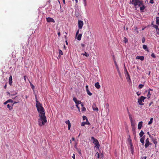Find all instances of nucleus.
Returning a JSON list of instances; mask_svg holds the SVG:
<instances>
[{
  "label": "nucleus",
  "instance_id": "1",
  "mask_svg": "<svg viewBox=\"0 0 159 159\" xmlns=\"http://www.w3.org/2000/svg\"><path fill=\"white\" fill-rule=\"evenodd\" d=\"M36 106L39 113V118L38 120V124L40 126L45 125L47 122V119L45 115L44 110L42 105L38 101H36Z\"/></svg>",
  "mask_w": 159,
  "mask_h": 159
},
{
  "label": "nucleus",
  "instance_id": "2",
  "mask_svg": "<svg viewBox=\"0 0 159 159\" xmlns=\"http://www.w3.org/2000/svg\"><path fill=\"white\" fill-rule=\"evenodd\" d=\"M131 3L135 6V8L140 7V9L141 11L143 10L145 8V7L143 4V1L140 0H131Z\"/></svg>",
  "mask_w": 159,
  "mask_h": 159
},
{
  "label": "nucleus",
  "instance_id": "3",
  "mask_svg": "<svg viewBox=\"0 0 159 159\" xmlns=\"http://www.w3.org/2000/svg\"><path fill=\"white\" fill-rule=\"evenodd\" d=\"M146 98V97L144 96H141L140 98L138 99V103L139 104L141 105H143L144 104L143 103V102H144V100Z\"/></svg>",
  "mask_w": 159,
  "mask_h": 159
},
{
  "label": "nucleus",
  "instance_id": "4",
  "mask_svg": "<svg viewBox=\"0 0 159 159\" xmlns=\"http://www.w3.org/2000/svg\"><path fill=\"white\" fill-rule=\"evenodd\" d=\"M91 139L93 141V143L95 144L96 146L98 148L100 146V145L97 139H95L93 137H92L91 138Z\"/></svg>",
  "mask_w": 159,
  "mask_h": 159
},
{
  "label": "nucleus",
  "instance_id": "5",
  "mask_svg": "<svg viewBox=\"0 0 159 159\" xmlns=\"http://www.w3.org/2000/svg\"><path fill=\"white\" fill-rule=\"evenodd\" d=\"M84 25L83 22L81 20H78V25L79 29H81L82 28L83 26Z\"/></svg>",
  "mask_w": 159,
  "mask_h": 159
},
{
  "label": "nucleus",
  "instance_id": "6",
  "mask_svg": "<svg viewBox=\"0 0 159 159\" xmlns=\"http://www.w3.org/2000/svg\"><path fill=\"white\" fill-rule=\"evenodd\" d=\"M150 144H151V143H150L149 138H148L146 140V143L145 144V147L146 148H147Z\"/></svg>",
  "mask_w": 159,
  "mask_h": 159
},
{
  "label": "nucleus",
  "instance_id": "7",
  "mask_svg": "<svg viewBox=\"0 0 159 159\" xmlns=\"http://www.w3.org/2000/svg\"><path fill=\"white\" fill-rule=\"evenodd\" d=\"M12 98L16 100V101H15L14 102L12 106L15 104L19 102V96H16L14 98Z\"/></svg>",
  "mask_w": 159,
  "mask_h": 159
},
{
  "label": "nucleus",
  "instance_id": "8",
  "mask_svg": "<svg viewBox=\"0 0 159 159\" xmlns=\"http://www.w3.org/2000/svg\"><path fill=\"white\" fill-rule=\"evenodd\" d=\"M47 21L48 22H52L53 23L55 22V20L52 18L51 17H48L46 18Z\"/></svg>",
  "mask_w": 159,
  "mask_h": 159
},
{
  "label": "nucleus",
  "instance_id": "9",
  "mask_svg": "<svg viewBox=\"0 0 159 159\" xmlns=\"http://www.w3.org/2000/svg\"><path fill=\"white\" fill-rule=\"evenodd\" d=\"M152 140L153 143L155 144V147H156L157 144V139L155 138H152Z\"/></svg>",
  "mask_w": 159,
  "mask_h": 159
},
{
  "label": "nucleus",
  "instance_id": "10",
  "mask_svg": "<svg viewBox=\"0 0 159 159\" xmlns=\"http://www.w3.org/2000/svg\"><path fill=\"white\" fill-rule=\"evenodd\" d=\"M90 125L89 122L88 120H86V122H84L81 123V125L82 126H84L85 125Z\"/></svg>",
  "mask_w": 159,
  "mask_h": 159
},
{
  "label": "nucleus",
  "instance_id": "11",
  "mask_svg": "<svg viewBox=\"0 0 159 159\" xmlns=\"http://www.w3.org/2000/svg\"><path fill=\"white\" fill-rule=\"evenodd\" d=\"M65 123L68 125V129L69 130L70 129L71 127V124L70 122V121L69 120H66L65 121Z\"/></svg>",
  "mask_w": 159,
  "mask_h": 159
},
{
  "label": "nucleus",
  "instance_id": "12",
  "mask_svg": "<svg viewBox=\"0 0 159 159\" xmlns=\"http://www.w3.org/2000/svg\"><path fill=\"white\" fill-rule=\"evenodd\" d=\"M92 107L94 111H98V108L96 107L95 104H93L92 106Z\"/></svg>",
  "mask_w": 159,
  "mask_h": 159
},
{
  "label": "nucleus",
  "instance_id": "13",
  "mask_svg": "<svg viewBox=\"0 0 159 159\" xmlns=\"http://www.w3.org/2000/svg\"><path fill=\"white\" fill-rule=\"evenodd\" d=\"M143 123L142 121H140L139 122L138 127V129H141L142 127V126Z\"/></svg>",
  "mask_w": 159,
  "mask_h": 159
},
{
  "label": "nucleus",
  "instance_id": "14",
  "mask_svg": "<svg viewBox=\"0 0 159 159\" xmlns=\"http://www.w3.org/2000/svg\"><path fill=\"white\" fill-rule=\"evenodd\" d=\"M12 76L11 75L10 76L9 78V84H10V86H11L12 85Z\"/></svg>",
  "mask_w": 159,
  "mask_h": 159
},
{
  "label": "nucleus",
  "instance_id": "15",
  "mask_svg": "<svg viewBox=\"0 0 159 159\" xmlns=\"http://www.w3.org/2000/svg\"><path fill=\"white\" fill-rule=\"evenodd\" d=\"M136 58L137 59H139L141 61H143L144 60V57L143 56H137Z\"/></svg>",
  "mask_w": 159,
  "mask_h": 159
},
{
  "label": "nucleus",
  "instance_id": "16",
  "mask_svg": "<svg viewBox=\"0 0 159 159\" xmlns=\"http://www.w3.org/2000/svg\"><path fill=\"white\" fill-rule=\"evenodd\" d=\"M95 87L98 89H99L100 88V86L99 82H97L95 84Z\"/></svg>",
  "mask_w": 159,
  "mask_h": 159
},
{
  "label": "nucleus",
  "instance_id": "17",
  "mask_svg": "<svg viewBox=\"0 0 159 159\" xmlns=\"http://www.w3.org/2000/svg\"><path fill=\"white\" fill-rule=\"evenodd\" d=\"M131 122V125L132 128H135V125L136 123L133 120Z\"/></svg>",
  "mask_w": 159,
  "mask_h": 159
},
{
  "label": "nucleus",
  "instance_id": "18",
  "mask_svg": "<svg viewBox=\"0 0 159 159\" xmlns=\"http://www.w3.org/2000/svg\"><path fill=\"white\" fill-rule=\"evenodd\" d=\"M78 36L77 37V39L78 40L80 41L81 39V38L82 36V34H80L78 35Z\"/></svg>",
  "mask_w": 159,
  "mask_h": 159
},
{
  "label": "nucleus",
  "instance_id": "19",
  "mask_svg": "<svg viewBox=\"0 0 159 159\" xmlns=\"http://www.w3.org/2000/svg\"><path fill=\"white\" fill-rule=\"evenodd\" d=\"M143 48L145 49V50H146V51H148V52L149 51H148V48L147 47V46L146 45H143Z\"/></svg>",
  "mask_w": 159,
  "mask_h": 159
},
{
  "label": "nucleus",
  "instance_id": "20",
  "mask_svg": "<svg viewBox=\"0 0 159 159\" xmlns=\"http://www.w3.org/2000/svg\"><path fill=\"white\" fill-rule=\"evenodd\" d=\"M144 134V133L143 131L142 130H141L139 134V135L140 137L142 138Z\"/></svg>",
  "mask_w": 159,
  "mask_h": 159
},
{
  "label": "nucleus",
  "instance_id": "21",
  "mask_svg": "<svg viewBox=\"0 0 159 159\" xmlns=\"http://www.w3.org/2000/svg\"><path fill=\"white\" fill-rule=\"evenodd\" d=\"M156 24L157 25H159V16L156 17Z\"/></svg>",
  "mask_w": 159,
  "mask_h": 159
},
{
  "label": "nucleus",
  "instance_id": "22",
  "mask_svg": "<svg viewBox=\"0 0 159 159\" xmlns=\"http://www.w3.org/2000/svg\"><path fill=\"white\" fill-rule=\"evenodd\" d=\"M144 137L141 138L140 139V141L142 143L143 145L144 144Z\"/></svg>",
  "mask_w": 159,
  "mask_h": 159
},
{
  "label": "nucleus",
  "instance_id": "23",
  "mask_svg": "<svg viewBox=\"0 0 159 159\" xmlns=\"http://www.w3.org/2000/svg\"><path fill=\"white\" fill-rule=\"evenodd\" d=\"M126 74H127V75L126 76V78L127 80L128 79H129V80H130V78H129V75L128 71H127L126 70Z\"/></svg>",
  "mask_w": 159,
  "mask_h": 159
},
{
  "label": "nucleus",
  "instance_id": "24",
  "mask_svg": "<svg viewBox=\"0 0 159 159\" xmlns=\"http://www.w3.org/2000/svg\"><path fill=\"white\" fill-rule=\"evenodd\" d=\"M82 54L84 56H85L87 57H89V55L86 52H85L84 53H83Z\"/></svg>",
  "mask_w": 159,
  "mask_h": 159
},
{
  "label": "nucleus",
  "instance_id": "25",
  "mask_svg": "<svg viewBox=\"0 0 159 159\" xmlns=\"http://www.w3.org/2000/svg\"><path fill=\"white\" fill-rule=\"evenodd\" d=\"M132 131L133 132V134L135 136V134H136V128H132Z\"/></svg>",
  "mask_w": 159,
  "mask_h": 159
},
{
  "label": "nucleus",
  "instance_id": "26",
  "mask_svg": "<svg viewBox=\"0 0 159 159\" xmlns=\"http://www.w3.org/2000/svg\"><path fill=\"white\" fill-rule=\"evenodd\" d=\"M133 29L135 31L137 34L139 33V31L138 30V29L137 27H134Z\"/></svg>",
  "mask_w": 159,
  "mask_h": 159
},
{
  "label": "nucleus",
  "instance_id": "27",
  "mask_svg": "<svg viewBox=\"0 0 159 159\" xmlns=\"http://www.w3.org/2000/svg\"><path fill=\"white\" fill-rule=\"evenodd\" d=\"M153 25V27L154 28L156 29V30H157L159 29L158 26L156 25Z\"/></svg>",
  "mask_w": 159,
  "mask_h": 159
},
{
  "label": "nucleus",
  "instance_id": "28",
  "mask_svg": "<svg viewBox=\"0 0 159 159\" xmlns=\"http://www.w3.org/2000/svg\"><path fill=\"white\" fill-rule=\"evenodd\" d=\"M86 91L87 92L88 94L90 96H91V95H92V93L91 92H90L89 89H87V90H86Z\"/></svg>",
  "mask_w": 159,
  "mask_h": 159
},
{
  "label": "nucleus",
  "instance_id": "29",
  "mask_svg": "<svg viewBox=\"0 0 159 159\" xmlns=\"http://www.w3.org/2000/svg\"><path fill=\"white\" fill-rule=\"evenodd\" d=\"M7 107L10 110H11L13 108L12 107H11V106L9 104H8L7 105Z\"/></svg>",
  "mask_w": 159,
  "mask_h": 159
},
{
  "label": "nucleus",
  "instance_id": "30",
  "mask_svg": "<svg viewBox=\"0 0 159 159\" xmlns=\"http://www.w3.org/2000/svg\"><path fill=\"white\" fill-rule=\"evenodd\" d=\"M129 119L130 120V121H133V119H132V117L131 115L129 113Z\"/></svg>",
  "mask_w": 159,
  "mask_h": 159
},
{
  "label": "nucleus",
  "instance_id": "31",
  "mask_svg": "<svg viewBox=\"0 0 159 159\" xmlns=\"http://www.w3.org/2000/svg\"><path fill=\"white\" fill-rule=\"evenodd\" d=\"M151 94L150 93L149 91H148V93L147 95V97L148 99H149L150 98Z\"/></svg>",
  "mask_w": 159,
  "mask_h": 159
},
{
  "label": "nucleus",
  "instance_id": "32",
  "mask_svg": "<svg viewBox=\"0 0 159 159\" xmlns=\"http://www.w3.org/2000/svg\"><path fill=\"white\" fill-rule=\"evenodd\" d=\"M153 119L152 118H151L150 121L148 123V125H150V124H151L152 123Z\"/></svg>",
  "mask_w": 159,
  "mask_h": 159
},
{
  "label": "nucleus",
  "instance_id": "33",
  "mask_svg": "<svg viewBox=\"0 0 159 159\" xmlns=\"http://www.w3.org/2000/svg\"><path fill=\"white\" fill-rule=\"evenodd\" d=\"M95 156L97 157V158H99V157H100V155H99V153L98 152H97L95 155Z\"/></svg>",
  "mask_w": 159,
  "mask_h": 159
},
{
  "label": "nucleus",
  "instance_id": "34",
  "mask_svg": "<svg viewBox=\"0 0 159 159\" xmlns=\"http://www.w3.org/2000/svg\"><path fill=\"white\" fill-rule=\"evenodd\" d=\"M58 51H59V55H62L63 54V52L61 50L59 49Z\"/></svg>",
  "mask_w": 159,
  "mask_h": 159
},
{
  "label": "nucleus",
  "instance_id": "35",
  "mask_svg": "<svg viewBox=\"0 0 159 159\" xmlns=\"http://www.w3.org/2000/svg\"><path fill=\"white\" fill-rule=\"evenodd\" d=\"M76 105H78L81 103V102L80 101L77 100V101L75 102Z\"/></svg>",
  "mask_w": 159,
  "mask_h": 159
},
{
  "label": "nucleus",
  "instance_id": "36",
  "mask_svg": "<svg viewBox=\"0 0 159 159\" xmlns=\"http://www.w3.org/2000/svg\"><path fill=\"white\" fill-rule=\"evenodd\" d=\"M144 86V85H143V84H140L139 85L138 87H139V89H141Z\"/></svg>",
  "mask_w": 159,
  "mask_h": 159
},
{
  "label": "nucleus",
  "instance_id": "37",
  "mask_svg": "<svg viewBox=\"0 0 159 159\" xmlns=\"http://www.w3.org/2000/svg\"><path fill=\"white\" fill-rule=\"evenodd\" d=\"M83 120H88L87 117L85 116H83Z\"/></svg>",
  "mask_w": 159,
  "mask_h": 159
},
{
  "label": "nucleus",
  "instance_id": "38",
  "mask_svg": "<svg viewBox=\"0 0 159 159\" xmlns=\"http://www.w3.org/2000/svg\"><path fill=\"white\" fill-rule=\"evenodd\" d=\"M114 63H115V65L116 66V68L117 69V70L119 71V68H118V65H117V64L116 62V61H114Z\"/></svg>",
  "mask_w": 159,
  "mask_h": 159
},
{
  "label": "nucleus",
  "instance_id": "39",
  "mask_svg": "<svg viewBox=\"0 0 159 159\" xmlns=\"http://www.w3.org/2000/svg\"><path fill=\"white\" fill-rule=\"evenodd\" d=\"M124 41L125 43H127L128 42V40L125 37H124Z\"/></svg>",
  "mask_w": 159,
  "mask_h": 159
},
{
  "label": "nucleus",
  "instance_id": "40",
  "mask_svg": "<svg viewBox=\"0 0 159 159\" xmlns=\"http://www.w3.org/2000/svg\"><path fill=\"white\" fill-rule=\"evenodd\" d=\"M86 109L85 107H83L82 109V111L84 112L86 111Z\"/></svg>",
  "mask_w": 159,
  "mask_h": 159
},
{
  "label": "nucleus",
  "instance_id": "41",
  "mask_svg": "<svg viewBox=\"0 0 159 159\" xmlns=\"http://www.w3.org/2000/svg\"><path fill=\"white\" fill-rule=\"evenodd\" d=\"M29 82L30 84L32 89H33L34 88V86L33 84H32L30 82V81H29Z\"/></svg>",
  "mask_w": 159,
  "mask_h": 159
},
{
  "label": "nucleus",
  "instance_id": "42",
  "mask_svg": "<svg viewBox=\"0 0 159 159\" xmlns=\"http://www.w3.org/2000/svg\"><path fill=\"white\" fill-rule=\"evenodd\" d=\"M151 56L154 58H156V56H155L154 54V53H152L151 54Z\"/></svg>",
  "mask_w": 159,
  "mask_h": 159
},
{
  "label": "nucleus",
  "instance_id": "43",
  "mask_svg": "<svg viewBox=\"0 0 159 159\" xmlns=\"http://www.w3.org/2000/svg\"><path fill=\"white\" fill-rule=\"evenodd\" d=\"M73 100L75 102V103L77 101V98H74L73 99Z\"/></svg>",
  "mask_w": 159,
  "mask_h": 159
},
{
  "label": "nucleus",
  "instance_id": "44",
  "mask_svg": "<svg viewBox=\"0 0 159 159\" xmlns=\"http://www.w3.org/2000/svg\"><path fill=\"white\" fill-rule=\"evenodd\" d=\"M7 102H13V101L11 99H9V100H7Z\"/></svg>",
  "mask_w": 159,
  "mask_h": 159
},
{
  "label": "nucleus",
  "instance_id": "45",
  "mask_svg": "<svg viewBox=\"0 0 159 159\" xmlns=\"http://www.w3.org/2000/svg\"><path fill=\"white\" fill-rule=\"evenodd\" d=\"M145 40V38L144 37H143V38H142V42L143 43H144Z\"/></svg>",
  "mask_w": 159,
  "mask_h": 159
},
{
  "label": "nucleus",
  "instance_id": "46",
  "mask_svg": "<svg viewBox=\"0 0 159 159\" xmlns=\"http://www.w3.org/2000/svg\"><path fill=\"white\" fill-rule=\"evenodd\" d=\"M79 33V30L78 29L76 33V36H77Z\"/></svg>",
  "mask_w": 159,
  "mask_h": 159
},
{
  "label": "nucleus",
  "instance_id": "47",
  "mask_svg": "<svg viewBox=\"0 0 159 159\" xmlns=\"http://www.w3.org/2000/svg\"><path fill=\"white\" fill-rule=\"evenodd\" d=\"M156 33L159 35V29L157 30H156Z\"/></svg>",
  "mask_w": 159,
  "mask_h": 159
},
{
  "label": "nucleus",
  "instance_id": "48",
  "mask_svg": "<svg viewBox=\"0 0 159 159\" xmlns=\"http://www.w3.org/2000/svg\"><path fill=\"white\" fill-rule=\"evenodd\" d=\"M146 156H144L143 157H141V159H146Z\"/></svg>",
  "mask_w": 159,
  "mask_h": 159
},
{
  "label": "nucleus",
  "instance_id": "49",
  "mask_svg": "<svg viewBox=\"0 0 159 159\" xmlns=\"http://www.w3.org/2000/svg\"><path fill=\"white\" fill-rule=\"evenodd\" d=\"M84 4L85 7H86L87 5V2H84Z\"/></svg>",
  "mask_w": 159,
  "mask_h": 159
},
{
  "label": "nucleus",
  "instance_id": "50",
  "mask_svg": "<svg viewBox=\"0 0 159 159\" xmlns=\"http://www.w3.org/2000/svg\"><path fill=\"white\" fill-rule=\"evenodd\" d=\"M136 94H137V95L138 96H139V95H140L141 94L140 93H139V92H137L136 93Z\"/></svg>",
  "mask_w": 159,
  "mask_h": 159
},
{
  "label": "nucleus",
  "instance_id": "51",
  "mask_svg": "<svg viewBox=\"0 0 159 159\" xmlns=\"http://www.w3.org/2000/svg\"><path fill=\"white\" fill-rule=\"evenodd\" d=\"M153 0H150V3L152 4L153 3H154Z\"/></svg>",
  "mask_w": 159,
  "mask_h": 159
},
{
  "label": "nucleus",
  "instance_id": "52",
  "mask_svg": "<svg viewBox=\"0 0 159 159\" xmlns=\"http://www.w3.org/2000/svg\"><path fill=\"white\" fill-rule=\"evenodd\" d=\"M7 83H6L5 84V85H4V88L5 89H7Z\"/></svg>",
  "mask_w": 159,
  "mask_h": 159
},
{
  "label": "nucleus",
  "instance_id": "53",
  "mask_svg": "<svg viewBox=\"0 0 159 159\" xmlns=\"http://www.w3.org/2000/svg\"><path fill=\"white\" fill-rule=\"evenodd\" d=\"M27 77H27L26 76V75H25L24 76V80L25 81V82H26V77Z\"/></svg>",
  "mask_w": 159,
  "mask_h": 159
},
{
  "label": "nucleus",
  "instance_id": "54",
  "mask_svg": "<svg viewBox=\"0 0 159 159\" xmlns=\"http://www.w3.org/2000/svg\"><path fill=\"white\" fill-rule=\"evenodd\" d=\"M78 105H76V107H77V108H78V109L80 110V107H79Z\"/></svg>",
  "mask_w": 159,
  "mask_h": 159
},
{
  "label": "nucleus",
  "instance_id": "55",
  "mask_svg": "<svg viewBox=\"0 0 159 159\" xmlns=\"http://www.w3.org/2000/svg\"><path fill=\"white\" fill-rule=\"evenodd\" d=\"M72 158L73 159H75V155L74 154H73V156L72 157Z\"/></svg>",
  "mask_w": 159,
  "mask_h": 159
},
{
  "label": "nucleus",
  "instance_id": "56",
  "mask_svg": "<svg viewBox=\"0 0 159 159\" xmlns=\"http://www.w3.org/2000/svg\"><path fill=\"white\" fill-rule=\"evenodd\" d=\"M57 35H58L59 37L60 36V35H61V34H60V32H59L58 33H57Z\"/></svg>",
  "mask_w": 159,
  "mask_h": 159
},
{
  "label": "nucleus",
  "instance_id": "57",
  "mask_svg": "<svg viewBox=\"0 0 159 159\" xmlns=\"http://www.w3.org/2000/svg\"><path fill=\"white\" fill-rule=\"evenodd\" d=\"M72 140L73 141H74L75 140V138L74 137H73L72 138Z\"/></svg>",
  "mask_w": 159,
  "mask_h": 159
},
{
  "label": "nucleus",
  "instance_id": "58",
  "mask_svg": "<svg viewBox=\"0 0 159 159\" xmlns=\"http://www.w3.org/2000/svg\"><path fill=\"white\" fill-rule=\"evenodd\" d=\"M81 46L83 47H84L85 46V45L83 44H81Z\"/></svg>",
  "mask_w": 159,
  "mask_h": 159
},
{
  "label": "nucleus",
  "instance_id": "59",
  "mask_svg": "<svg viewBox=\"0 0 159 159\" xmlns=\"http://www.w3.org/2000/svg\"><path fill=\"white\" fill-rule=\"evenodd\" d=\"M86 90H87V89H88V86L87 85L86 86Z\"/></svg>",
  "mask_w": 159,
  "mask_h": 159
},
{
  "label": "nucleus",
  "instance_id": "60",
  "mask_svg": "<svg viewBox=\"0 0 159 159\" xmlns=\"http://www.w3.org/2000/svg\"><path fill=\"white\" fill-rule=\"evenodd\" d=\"M8 103V102H7V101L6 102H4V104H6Z\"/></svg>",
  "mask_w": 159,
  "mask_h": 159
},
{
  "label": "nucleus",
  "instance_id": "61",
  "mask_svg": "<svg viewBox=\"0 0 159 159\" xmlns=\"http://www.w3.org/2000/svg\"><path fill=\"white\" fill-rule=\"evenodd\" d=\"M153 103V102H151L149 104V106H150L151 105V104Z\"/></svg>",
  "mask_w": 159,
  "mask_h": 159
},
{
  "label": "nucleus",
  "instance_id": "62",
  "mask_svg": "<svg viewBox=\"0 0 159 159\" xmlns=\"http://www.w3.org/2000/svg\"><path fill=\"white\" fill-rule=\"evenodd\" d=\"M78 152L80 154H81V151H80V150H78Z\"/></svg>",
  "mask_w": 159,
  "mask_h": 159
},
{
  "label": "nucleus",
  "instance_id": "63",
  "mask_svg": "<svg viewBox=\"0 0 159 159\" xmlns=\"http://www.w3.org/2000/svg\"><path fill=\"white\" fill-rule=\"evenodd\" d=\"M62 1L63 2L64 4H65V0H62Z\"/></svg>",
  "mask_w": 159,
  "mask_h": 159
},
{
  "label": "nucleus",
  "instance_id": "64",
  "mask_svg": "<svg viewBox=\"0 0 159 159\" xmlns=\"http://www.w3.org/2000/svg\"><path fill=\"white\" fill-rule=\"evenodd\" d=\"M76 3H78V0H75Z\"/></svg>",
  "mask_w": 159,
  "mask_h": 159
}]
</instances>
